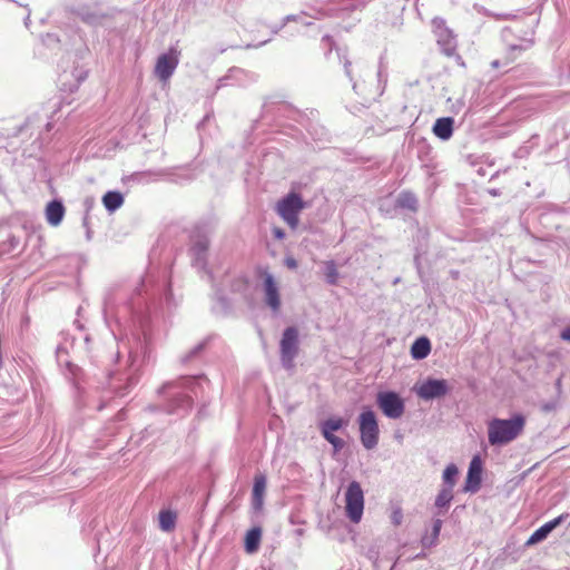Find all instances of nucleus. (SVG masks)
Segmentation results:
<instances>
[{
	"mask_svg": "<svg viewBox=\"0 0 570 570\" xmlns=\"http://www.w3.org/2000/svg\"><path fill=\"white\" fill-rule=\"evenodd\" d=\"M525 425V417L517 414L509 420L492 419L488 423V440L491 445H505L515 440Z\"/></svg>",
	"mask_w": 570,
	"mask_h": 570,
	"instance_id": "f257e3e1",
	"label": "nucleus"
},
{
	"mask_svg": "<svg viewBox=\"0 0 570 570\" xmlns=\"http://www.w3.org/2000/svg\"><path fill=\"white\" fill-rule=\"evenodd\" d=\"M360 439L367 450L374 449L379 443L380 429L376 415L372 410H364L358 416Z\"/></svg>",
	"mask_w": 570,
	"mask_h": 570,
	"instance_id": "f03ea898",
	"label": "nucleus"
},
{
	"mask_svg": "<svg viewBox=\"0 0 570 570\" xmlns=\"http://www.w3.org/2000/svg\"><path fill=\"white\" fill-rule=\"evenodd\" d=\"M304 208L302 197L296 193H291L277 203L276 210L278 215L295 229L298 225V215Z\"/></svg>",
	"mask_w": 570,
	"mask_h": 570,
	"instance_id": "7ed1b4c3",
	"label": "nucleus"
},
{
	"mask_svg": "<svg viewBox=\"0 0 570 570\" xmlns=\"http://www.w3.org/2000/svg\"><path fill=\"white\" fill-rule=\"evenodd\" d=\"M363 510H364L363 490L358 482L353 481L347 487V490L345 493L346 515L352 522L358 523L362 519Z\"/></svg>",
	"mask_w": 570,
	"mask_h": 570,
	"instance_id": "20e7f679",
	"label": "nucleus"
},
{
	"mask_svg": "<svg viewBox=\"0 0 570 570\" xmlns=\"http://www.w3.org/2000/svg\"><path fill=\"white\" fill-rule=\"evenodd\" d=\"M281 360L284 367L291 370L294 366V358L298 353V331L296 327H287L281 340Z\"/></svg>",
	"mask_w": 570,
	"mask_h": 570,
	"instance_id": "39448f33",
	"label": "nucleus"
},
{
	"mask_svg": "<svg viewBox=\"0 0 570 570\" xmlns=\"http://www.w3.org/2000/svg\"><path fill=\"white\" fill-rule=\"evenodd\" d=\"M179 62V51L170 48L167 52L157 58L155 65V76L163 82H167L173 76Z\"/></svg>",
	"mask_w": 570,
	"mask_h": 570,
	"instance_id": "423d86ee",
	"label": "nucleus"
},
{
	"mask_svg": "<svg viewBox=\"0 0 570 570\" xmlns=\"http://www.w3.org/2000/svg\"><path fill=\"white\" fill-rule=\"evenodd\" d=\"M377 405L391 419H399L404 413V402L395 392H381L377 394Z\"/></svg>",
	"mask_w": 570,
	"mask_h": 570,
	"instance_id": "0eeeda50",
	"label": "nucleus"
},
{
	"mask_svg": "<svg viewBox=\"0 0 570 570\" xmlns=\"http://www.w3.org/2000/svg\"><path fill=\"white\" fill-rule=\"evenodd\" d=\"M449 392L445 380L429 379L417 389V395L424 400H431L445 395Z\"/></svg>",
	"mask_w": 570,
	"mask_h": 570,
	"instance_id": "6e6552de",
	"label": "nucleus"
},
{
	"mask_svg": "<svg viewBox=\"0 0 570 570\" xmlns=\"http://www.w3.org/2000/svg\"><path fill=\"white\" fill-rule=\"evenodd\" d=\"M482 474V461L479 455H475L469 465V471L465 480L464 491L476 492L480 489Z\"/></svg>",
	"mask_w": 570,
	"mask_h": 570,
	"instance_id": "1a4fd4ad",
	"label": "nucleus"
},
{
	"mask_svg": "<svg viewBox=\"0 0 570 570\" xmlns=\"http://www.w3.org/2000/svg\"><path fill=\"white\" fill-rule=\"evenodd\" d=\"M264 291L266 304L274 312H277L281 307V297L275 279L271 274H266L264 277Z\"/></svg>",
	"mask_w": 570,
	"mask_h": 570,
	"instance_id": "9d476101",
	"label": "nucleus"
},
{
	"mask_svg": "<svg viewBox=\"0 0 570 570\" xmlns=\"http://www.w3.org/2000/svg\"><path fill=\"white\" fill-rule=\"evenodd\" d=\"M567 517H568L567 513L560 514L559 517L554 518L553 520H550L549 522L541 525L528 539L527 546H532V544H535V543L544 540L548 537V534L553 529H556Z\"/></svg>",
	"mask_w": 570,
	"mask_h": 570,
	"instance_id": "9b49d317",
	"label": "nucleus"
},
{
	"mask_svg": "<svg viewBox=\"0 0 570 570\" xmlns=\"http://www.w3.org/2000/svg\"><path fill=\"white\" fill-rule=\"evenodd\" d=\"M262 541V529L254 527L246 532L244 548L246 553L253 554L258 551Z\"/></svg>",
	"mask_w": 570,
	"mask_h": 570,
	"instance_id": "f8f14e48",
	"label": "nucleus"
},
{
	"mask_svg": "<svg viewBox=\"0 0 570 570\" xmlns=\"http://www.w3.org/2000/svg\"><path fill=\"white\" fill-rule=\"evenodd\" d=\"M65 215V207L61 202L52 200L46 207V218L49 224L57 226L61 223Z\"/></svg>",
	"mask_w": 570,
	"mask_h": 570,
	"instance_id": "ddd939ff",
	"label": "nucleus"
},
{
	"mask_svg": "<svg viewBox=\"0 0 570 570\" xmlns=\"http://www.w3.org/2000/svg\"><path fill=\"white\" fill-rule=\"evenodd\" d=\"M433 132L443 140L449 139L453 134V119L450 117L436 119L433 126Z\"/></svg>",
	"mask_w": 570,
	"mask_h": 570,
	"instance_id": "4468645a",
	"label": "nucleus"
},
{
	"mask_svg": "<svg viewBox=\"0 0 570 570\" xmlns=\"http://www.w3.org/2000/svg\"><path fill=\"white\" fill-rule=\"evenodd\" d=\"M520 50L517 47H511L508 52H505L502 57L494 59L491 61V68L493 70H508V68L517 60L518 52Z\"/></svg>",
	"mask_w": 570,
	"mask_h": 570,
	"instance_id": "2eb2a0df",
	"label": "nucleus"
},
{
	"mask_svg": "<svg viewBox=\"0 0 570 570\" xmlns=\"http://www.w3.org/2000/svg\"><path fill=\"white\" fill-rule=\"evenodd\" d=\"M431 352V343L426 337H419L411 346V355L415 360L425 358Z\"/></svg>",
	"mask_w": 570,
	"mask_h": 570,
	"instance_id": "dca6fc26",
	"label": "nucleus"
},
{
	"mask_svg": "<svg viewBox=\"0 0 570 570\" xmlns=\"http://www.w3.org/2000/svg\"><path fill=\"white\" fill-rule=\"evenodd\" d=\"M124 202H125L124 196L119 191H107L102 196V204H104L105 208L110 213L120 208L122 206Z\"/></svg>",
	"mask_w": 570,
	"mask_h": 570,
	"instance_id": "f3484780",
	"label": "nucleus"
},
{
	"mask_svg": "<svg viewBox=\"0 0 570 570\" xmlns=\"http://www.w3.org/2000/svg\"><path fill=\"white\" fill-rule=\"evenodd\" d=\"M266 490V478L263 474L256 475L253 487L254 504L259 508L263 504V498Z\"/></svg>",
	"mask_w": 570,
	"mask_h": 570,
	"instance_id": "a211bd4d",
	"label": "nucleus"
},
{
	"mask_svg": "<svg viewBox=\"0 0 570 570\" xmlns=\"http://www.w3.org/2000/svg\"><path fill=\"white\" fill-rule=\"evenodd\" d=\"M345 424L346 421H344L342 417H331L322 423V435L325 436V433H327V435H333L335 431H338Z\"/></svg>",
	"mask_w": 570,
	"mask_h": 570,
	"instance_id": "6ab92c4d",
	"label": "nucleus"
},
{
	"mask_svg": "<svg viewBox=\"0 0 570 570\" xmlns=\"http://www.w3.org/2000/svg\"><path fill=\"white\" fill-rule=\"evenodd\" d=\"M397 205L402 208H406L411 212L417 210V198L411 191H403L397 198Z\"/></svg>",
	"mask_w": 570,
	"mask_h": 570,
	"instance_id": "aec40b11",
	"label": "nucleus"
},
{
	"mask_svg": "<svg viewBox=\"0 0 570 570\" xmlns=\"http://www.w3.org/2000/svg\"><path fill=\"white\" fill-rule=\"evenodd\" d=\"M176 514L169 510L159 512V527L164 531H171L175 528Z\"/></svg>",
	"mask_w": 570,
	"mask_h": 570,
	"instance_id": "412c9836",
	"label": "nucleus"
},
{
	"mask_svg": "<svg viewBox=\"0 0 570 570\" xmlns=\"http://www.w3.org/2000/svg\"><path fill=\"white\" fill-rule=\"evenodd\" d=\"M452 499H453L452 489L446 487L439 492V494L435 499V505L438 508L448 507L450 504V502L452 501Z\"/></svg>",
	"mask_w": 570,
	"mask_h": 570,
	"instance_id": "4be33fe9",
	"label": "nucleus"
},
{
	"mask_svg": "<svg viewBox=\"0 0 570 570\" xmlns=\"http://www.w3.org/2000/svg\"><path fill=\"white\" fill-rule=\"evenodd\" d=\"M458 473H459V470L454 464H449L445 468V470L443 472V480L448 484V488L453 489Z\"/></svg>",
	"mask_w": 570,
	"mask_h": 570,
	"instance_id": "5701e85b",
	"label": "nucleus"
},
{
	"mask_svg": "<svg viewBox=\"0 0 570 570\" xmlns=\"http://www.w3.org/2000/svg\"><path fill=\"white\" fill-rule=\"evenodd\" d=\"M325 267H326L325 275H326L327 282L332 285H335L338 279V272H337L335 263L333 261H328L325 263Z\"/></svg>",
	"mask_w": 570,
	"mask_h": 570,
	"instance_id": "b1692460",
	"label": "nucleus"
},
{
	"mask_svg": "<svg viewBox=\"0 0 570 570\" xmlns=\"http://www.w3.org/2000/svg\"><path fill=\"white\" fill-rule=\"evenodd\" d=\"M323 438L333 445L335 452H338L345 445L344 441L341 438L336 436L335 434L327 435V433H325V436Z\"/></svg>",
	"mask_w": 570,
	"mask_h": 570,
	"instance_id": "393cba45",
	"label": "nucleus"
},
{
	"mask_svg": "<svg viewBox=\"0 0 570 570\" xmlns=\"http://www.w3.org/2000/svg\"><path fill=\"white\" fill-rule=\"evenodd\" d=\"M441 528H442V521L440 519H436L433 523V529H432V539L431 541L429 542V544H433L439 534H440V531H441ZM423 544L426 546L428 544V538H424L423 539Z\"/></svg>",
	"mask_w": 570,
	"mask_h": 570,
	"instance_id": "a878e982",
	"label": "nucleus"
},
{
	"mask_svg": "<svg viewBox=\"0 0 570 570\" xmlns=\"http://www.w3.org/2000/svg\"><path fill=\"white\" fill-rule=\"evenodd\" d=\"M403 520V512L401 508H396L391 513V521L394 525H400Z\"/></svg>",
	"mask_w": 570,
	"mask_h": 570,
	"instance_id": "bb28decb",
	"label": "nucleus"
},
{
	"mask_svg": "<svg viewBox=\"0 0 570 570\" xmlns=\"http://www.w3.org/2000/svg\"><path fill=\"white\" fill-rule=\"evenodd\" d=\"M285 265L291 268V269H295L297 267V262L295 258L293 257H287L285 259Z\"/></svg>",
	"mask_w": 570,
	"mask_h": 570,
	"instance_id": "cd10ccee",
	"label": "nucleus"
},
{
	"mask_svg": "<svg viewBox=\"0 0 570 570\" xmlns=\"http://www.w3.org/2000/svg\"><path fill=\"white\" fill-rule=\"evenodd\" d=\"M560 337L563 340V341H567V342H570V326L566 327L562 330L561 334H560Z\"/></svg>",
	"mask_w": 570,
	"mask_h": 570,
	"instance_id": "c85d7f7f",
	"label": "nucleus"
},
{
	"mask_svg": "<svg viewBox=\"0 0 570 570\" xmlns=\"http://www.w3.org/2000/svg\"><path fill=\"white\" fill-rule=\"evenodd\" d=\"M274 236L277 239H283L285 234H284V232L281 228H274Z\"/></svg>",
	"mask_w": 570,
	"mask_h": 570,
	"instance_id": "c756f323",
	"label": "nucleus"
},
{
	"mask_svg": "<svg viewBox=\"0 0 570 570\" xmlns=\"http://www.w3.org/2000/svg\"><path fill=\"white\" fill-rule=\"evenodd\" d=\"M200 246H202L203 249L207 248V244L206 243H200Z\"/></svg>",
	"mask_w": 570,
	"mask_h": 570,
	"instance_id": "7c9ffc66",
	"label": "nucleus"
}]
</instances>
